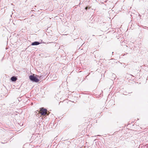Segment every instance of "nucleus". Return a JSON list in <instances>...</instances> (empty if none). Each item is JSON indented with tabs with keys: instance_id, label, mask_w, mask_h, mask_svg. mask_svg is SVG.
I'll return each instance as SVG.
<instances>
[{
	"instance_id": "obj_1",
	"label": "nucleus",
	"mask_w": 148,
	"mask_h": 148,
	"mask_svg": "<svg viewBox=\"0 0 148 148\" xmlns=\"http://www.w3.org/2000/svg\"><path fill=\"white\" fill-rule=\"evenodd\" d=\"M39 77L38 75H36L35 76L34 75H30L29 76L30 80L33 82H38L39 81V80L38 79V77Z\"/></svg>"
},
{
	"instance_id": "obj_2",
	"label": "nucleus",
	"mask_w": 148,
	"mask_h": 148,
	"mask_svg": "<svg viewBox=\"0 0 148 148\" xmlns=\"http://www.w3.org/2000/svg\"><path fill=\"white\" fill-rule=\"evenodd\" d=\"M40 110L39 111L40 114L42 115H48L49 114L47 112V110L44 108H42L40 109Z\"/></svg>"
},
{
	"instance_id": "obj_3",
	"label": "nucleus",
	"mask_w": 148,
	"mask_h": 148,
	"mask_svg": "<svg viewBox=\"0 0 148 148\" xmlns=\"http://www.w3.org/2000/svg\"><path fill=\"white\" fill-rule=\"evenodd\" d=\"M40 44V43L39 42H38V41H35L34 42H32L31 44V45H32V46L37 45Z\"/></svg>"
},
{
	"instance_id": "obj_4",
	"label": "nucleus",
	"mask_w": 148,
	"mask_h": 148,
	"mask_svg": "<svg viewBox=\"0 0 148 148\" xmlns=\"http://www.w3.org/2000/svg\"><path fill=\"white\" fill-rule=\"evenodd\" d=\"M17 79V78L15 76H12L11 78V80L12 82L16 81Z\"/></svg>"
},
{
	"instance_id": "obj_5",
	"label": "nucleus",
	"mask_w": 148,
	"mask_h": 148,
	"mask_svg": "<svg viewBox=\"0 0 148 148\" xmlns=\"http://www.w3.org/2000/svg\"><path fill=\"white\" fill-rule=\"evenodd\" d=\"M7 141H5V142L3 143V142H1V143H2V144H4V143H7Z\"/></svg>"
},
{
	"instance_id": "obj_6",
	"label": "nucleus",
	"mask_w": 148,
	"mask_h": 148,
	"mask_svg": "<svg viewBox=\"0 0 148 148\" xmlns=\"http://www.w3.org/2000/svg\"><path fill=\"white\" fill-rule=\"evenodd\" d=\"M85 8L86 10H87V9H88V7H86Z\"/></svg>"
},
{
	"instance_id": "obj_7",
	"label": "nucleus",
	"mask_w": 148,
	"mask_h": 148,
	"mask_svg": "<svg viewBox=\"0 0 148 148\" xmlns=\"http://www.w3.org/2000/svg\"><path fill=\"white\" fill-rule=\"evenodd\" d=\"M130 75L132 76H134L133 75Z\"/></svg>"
},
{
	"instance_id": "obj_8",
	"label": "nucleus",
	"mask_w": 148,
	"mask_h": 148,
	"mask_svg": "<svg viewBox=\"0 0 148 148\" xmlns=\"http://www.w3.org/2000/svg\"><path fill=\"white\" fill-rule=\"evenodd\" d=\"M18 101H20V99H18Z\"/></svg>"
},
{
	"instance_id": "obj_9",
	"label": "nucleus",
	"mask_w": 148,
	"mask_h": 148,
	"mask_svg": "<svg viewBox=\"0 0 148 148\" xmlns=\"http://www.w3.org/2000/svg\"><path fill=\"white\" fill-rule=\"evenodd\" d=\"M97 136H100L99 135H98Z\"/></svg>"
}]
</instances>
